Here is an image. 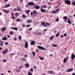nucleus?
I'll return each mask as SVG.
<instances>
[{"mask_svg":"<svg viewBox=\"0 0 75 75\" xmlns=\"http://www.w3.org/2000/svg\"><path fill=\"white\" fill-rule=\"evenodd\" d=\"M38 49H39L41 50H45V49L44 47L40 46H38Z\"/></svg>","mask_w":75,"mask_h":75,"instance_id":"1","label":"nucleus"},{"mask_svg":"<svg viewBox=\"0 0 75 75\" xmlns=\"http://www.w3.org/2000/svg\"><path fill=\"white\" fill-rule=\"evenodd\" d=\"M65 3L68 5H69L71 4V1L69 0H65Z\"/></svg>","mask_w":75,"mask_h":75,"instance_id":"2","label":"nucleus"},{"mask_svg":"<svg viewBox=\"0 0 75 75\" xmlns=\"http://www.w3.org/2000/svg\"><path fill=\"white\" fill-rule=\"evenodd\" d=\"M27 4L29 5L30 6H34L35 5V4L33 3V2L31 1V2H28Z\"/></svg>","mask_w":75,"mask_h":75,"instance_id":"3","label":"nucleus"},{"mask_svg":"<svg viewBox=\"0 0 75 75\" xmlns=\"http://www.w3.org/2000/svg\"><path fill=\"white\" fill-rule=\"evenodd\" d=\"M25 48H28V42H26L25 43Z\"/></svg>","mask_w":75,"mask_h":75,"instance_id":"4","label":"nucleus"},{"mask_svg":"<svg viewBox=\"0 0 75 75\" xmlns=\"http://www.w3.org/2000/svg\"><path fill=\"white\" fill-rule=\"evenodd\" d=\"M31 23H33V21L32 19H29L27 21V23L28 24H30Z\"/></svg>","mask_w":75,"mask_h":75,"instance_id":"5","label":"nucleus"},{"mask_svg":"<svg viewBox=\"0 0 75 75\" xmlns=\"http://www.w3.org/2000/svg\"><path fill=\"white\" fill-rule=\"evenodd\" d=\"M8 51V49H7L4 51H2V52L3 53V54H6V53H7Z\"/></svg>","mask_w":75,"mask_h":75,"instance_id":"6","label":"nucleus"},{"mask_svg":"<svg viewBox=\"0 0 75 75\" xmlns=\"http://www.w3.org/2000/svg\"><path fill=\"white\" fill-rule=\"evenodd\" d=\"M73 71V69L72 68H70L69 69H67L66 70V72H71V71Z\"/></svg>","mask_w":75,"mask_h":75,"instance_id":"7","label":"nucleus"},{"mask_svg":"<svg viewBox=\"0 0 75 75\" xmlns=\"http://www.w3.org/2000/svg\"><path fill=\"white\" fill-rule=\"evenodd\" d=\"M75 58V55H74L73 54H72L71 55V58L72 60H74V59Z\"/></svg>","mask_w":75,"mask_h":75,"instance_id":"8","label":"nucleus"},{"mask_svg":"<svg viewBox=\"0 0 75 75\" xmlns=\"http://www.w3.org/2000/svg\"><path fill=\"white\" fill-rule=\"evenodd\" d=\"M10 28L12 30H16V31H17V30H18V28L17 27H11Z\"/></svg>","mask_w":75,"mask_h":75,"instance_id":"9","label":"nucleus"},{"mask_svg":"<svg viewBox=\"0 0 75 75\" xmlns=\"http://www.w3.org/2000/svg\"><path fill=\"white\" fill-rule=\"evenodd\" d=\"M33 14H35V15H37L38 14V12H37V11L34 10H33Z\"/></svg>","mask_w":75,"mask_h":75,"instance_id":"10","label":"nucleus"},{"mask_svg":"<svg viewBox=\"0 0 75 75\" xmlns=\"http://www.w3.org/2000/svg\"><path fill=\"white\" fill-rule=\"evenodd\" d=\"M2 11H3L4 12H5V13H8L9 12H10V11H6V10H4V9H2Z\"/></svg>","mask_w":75,"mask_h":75,"instance_id":"11","label":"nucleus"},{"mask_svg":"<svg viewBox=\"0 0 75 75\" xmlns=\"http://www.w3.org/2000/svg\"><path fill=\"white\" fill-rule=\"evenodd\" d=\"M33 7H34L36 9H38L40 8V6L37 5L36 6H34Z\"/></svg>","mask_w":75,"mask_h":75,"instance_id":"12","label":"nucleus"},{"mask_svg":"<svg viewBox=\"0 0 75 75\" xmlns=\"http://www.w3.org/2000/svg\"><path fill=\"white\" fill-rule=\"evenodd\" d=\"M41 8V9L40 10V11H41V12H45V11H46V10L45 9H42V7Z\"/></svg>","mask_w":75,"mask_h":75,"instance_id":"13","label":"nucleus"},{"mask_svg":"<svg viewBox=\"0 0 75 75\" xmlns=\"http://www.w3.org/2000/svg\"><path fill=\"white\" fill-rule=\"evenodd\" d=\"M35 41H32L30 43V45H33L34 44H35Z\"/></svg>","mask_w":75,"mask_h":75,"instance_id":"14","label":"nucleus"},{"mask_svg":"<svg viewBox=\"0 0 75 75\" xmlns=\"http://www.w3.org/2000/svg\"><path fill=\"white\" fill-rule=\"evenodd\" d=\"M6 27L3 28L1 29V31L3 32L4 31L6 30Z\"/></svg>","mask_w":75,"mask_h":75,"instance_id":"15","label":"nucleus"},{"mask_svg":"<svg viewBox=\"0 0 75 75\" xmlns=\"http://www.w3.org/2000/svg\"><path fill=\"white\" fill-rule=\"evenodd\" d=\"M50 25V23H46L45 25H44V26H48V25Z\"/></svg>","mask_w":75,"mask_h":75,"instance_id":"16","label":"nucleus"},{"mask_svg":"<svg viewBox=\"0 0 75 75\" xmlns=\"http://www.w3.org/2000/svg\"><path fill=\"white\" fill-rule=\"evenodd\" d=\"M17 10L18 11H21V8L19 6H18L17 8Z\"/></svg>","mask_w":75,"mask_h":75,"instance_id":"17","label":"nucleus"},{"mask_svg":"<svg viewBox=\"0 0 75 75\" xmlns=\"http://www.w3.org/2000/svg\"><path fill=\"white\" fill-rule=\"evenodd\" d=\"M25 66L26 67H29V64L28 63H26L25 64Z\"/></svg>","mask_w":75,"mask_h":75,"instance_id":"18","label":"nucleus"},{"mask_svg":"<svg viewBox=\"0 0 75 75\" xmlns=\"http://www.w3.org/2000/svg\"><path fill=\"white\" fill-rule=\"evenodd\" d=\"M3 42L1 41V42H0V46H3Z\"/></svg>","mask_w":75,"mask_h":75,"instance_id":"19","label":"nucleus"},{"mask_svg":"<svg viewBox=\"0 0 75 75\" xmlns=\"http://www.w3.org/2000/svg\"><path fill=\"white\" fill-rule=\"evenodd\" d=\"M63 19H64V20H68V18L67 17V16H66L64 17H63Z\"/></svg>","mask_w":75,"mask_h":75,"instance_id":"20","label":"nucleus"},{"mask_svg":"<svg viewBox=\"0 0 75 75\" xmlns=\"http://www.w3.org/2000/svg\"><path fill=\"white\" fill-rule=\"evenodd\" d=\"M67 58H65L64 59V60H63V62L64 63H65L66 62V61H67Z\"/></svg>","mask_w":75,"mask_h":75,"instance_id":"21","label":"nucleus"},{"mask_svg":"<svg viewBox=\"0 0 75 75\" xmlns=\"http://www.w3.org/2000/svg\"><path fill=\"white\" fill-rule=\"evenodd\" d=\"M10 6H11V4L7 5L5 6V8H6V7H10Z\"/></svg>","mask_w":75,"mask_h":75,"instance_id":"22","label":"nucleus"},{"mask_svg":"<svg viewBox=\"0 0 75 75\" xmlns=\"http://www.w3.org/2000/svg\"><path fill=\"white\" fill-rule=\"evenodd\" d=\"M28 75H33V74H32V73H31L30 71L28 72Z\"/></svg>","mask_w":75,"mask_h":75,"instance_id":"23","label":"nucleus"},{"mask_svg":"<svg viewBox=\"0 0 75 75\" xmlns=\"http://www.w3.org/2000/svg\"><path fill=\"white\" fill-rule=\"evenodd\" d=\"M60 35V33H57L56 34L55 37H58L59 36V35Z\"/></svg>","mask_w":75,"mask_h":75,"instance_id":"24","label":"nucleus"},{"mask_svg":"<svg viewBox=\"0 0 75 75\" xmlns=\"http://www.w3.org/2000/svg\"><path fill=\"white\" fill-rule=\"evenodd\" d=\"M54 38V35H52L51 37H50V40H52L53 38Z\"/></svg>","mask_w":75,"mask_h":75,"instance_id":"25","label":"nucleus"},{"mask_svg":"<svg viewBox=\"0 0 75 75\" xmlns=\"http://www.w3.org/2000/svg\"><path fill=\"white\" fill-rule=\"evenodd\" d=\"M2 40H7V38L6 37L3 38H2Z\"/></svg>","mask_w":75,"mask_h":75,"instance_id":"26","label":"nucleus"},{"mask_svg":"<svg viewBox=\"0 0 75 75\" xmlns=\"http://www.w3.org/2000/svg\"><path fill=\"white\" fill-rule=\"evenodd\" d=\"M13 34L14 33H13V32L12 31L10 32H9V34H10V35H13Z\"/></svg>","mask_w":75,"mask_h":75,"instance_id":"27","label":"nucleus"},{"mask_svg":"<svg viewBox=\"0 0 75 75\" xmlns=\"http://www.w3.org/2000/svg\"><path fill=\"white\" fill-rule=\"evenodd\" d=\"M33 33L34 34H35L36 35H38V32L37 31H35L34 33Z\"/></svg>","mask_w":75,"mask_h":75,"instance_id":"28","label":"nucleus"},{"mask_svg":"<svg viewBox=\"0 0 75 75\" xmlns=\"http://www.w3.org/2000/svg\"><path fill=\"white\" fill-rule=\"evenodd\" d=\"M68 23H69V24H72V23H71V21H70L69 19H68Z\"/></svg>","mask_w":75,"mask_h":75,"instance_id":"29","label":"nucleus"},{"mask_svg":"<svg viewBox=\"0 0 75 75\" xmlns=\"http://www.w3.org/2000/svg\"><path fill=\"white\" fill-rule=\"evenodd\" d=\"M52 46H53V47H58V45H55L54 44H52Z\"/></svg>","mask_w":75,"mask_h":75,"instance_id":"30","label":"nucleus"},{"mask_svg":"<svg viewBox=\"0 0 75 75\" xmlns=\"http://www.w3.org/2000/svg\"><path fill=\"white\" fill-rule=\"evenodd\" d=\"M39 58L40 59V60H43L44 59V58L41 57L40 56L39 57Z\"/></svg>","mask_w":75,"mask_h":75,"instance_id":"31","label":"nucleus"},{"mask_svg":"<svg viewBox=\"0 0 75 75\" xmlns=\"http://www.w3.org/2000/svg\"><path fill=\"white\" fill-rule=\"evenodd\" d=\"M14 15L15 16H16V17H18V14L17 12L16 13H15Z\"/></svg>","mask_w":75,"mask_h":75,"instance_id":"32","label":"nucleus"},{"mask_svg":"<svg viewBox=\"0 0 75 75\" xmlns=\"http://www.w3.org/2000/svg\"><path fill=\"white\" fill-rule=\"evenodd\" d=\"M32 53L33 54L34 57H35V52H32Z\"/></svg>","mask_w":75,"mask_h":75,"instance_id":"33","label":"nucleus"},{"mask_svg":"<svg viewBox=\"0 0 75 75\" xmlns=\"http://www.w3.org/2000/svg\"><path fill=\"white\" fill-rule=\"evenodd\" d=\"M72 4V5H74V6H75V1H73L71 3Z\"/></svg>","mask_w":75,"mask_h":75,"instance_id":"34","label":"nucleus"},{"mask_svg":"<svg viewBox=\"0 0 75 75\" xmlns=\"http://www.w3.org/2000/svg\"><path fill=\"white\" fill-rule=\"evenodd\" d=\"M52 13H53V14H55L56 13V11L55 10H54L52 12Z\"/></svg>","mask_w":75,"mask_h":75,"instance_id":"35","label":"nucleus"},{"mask_svg":"<svg viewBox=\"0 0 75 75\" xmlns=\"http://www.w3.org/2000/svg\"><path fill=\"white\" fill-rule=\"evenodd\" d=\"M48 72H49L50 74H52V73H53L52 71H49Z\"/></svg>","mask_w":75,"mask_h":75,"instance_id":"36","label":"nucleus"},{"mask_svg":"<svg viewBox=\"0 0 75 75\" xmlns=\"http://www.w3.org/2000/svg\"><path fill=\"white\" fill-rule=\"evenodd\" d=\"M59 8H58L56 9L55 11H56V12H58V11H59Z\"/></svg>","mask_w":75,"mask_h":75,"instance_id":"37","label":"nucleus"},{"mask_svg":"<svg viewBox=\"0 0 75 75\" xmlns=\"http://www.w3.org/2000/svg\"><path fill=\"white\" fill-rule=\"evenodd\" d=\"M22 67H23V65H21L20 66H19V69H21V68H22Z\"/></svg>","mask_w":75,"mask_h":75,"instance_id":"38","label":"nucleus"},{"mask_svg":"<svg viewBox=\"0 0 75 75\" xmlns=\"http://www.w3.org/2000/svg\"><path fill=\"white\" fill-rule=\"evenodd\" d=\"M42 33H40V32H38V35H42Z\"/></svg>","mask_w":75,"mask_h":75,"instance_id":"39","label":"nucleus"},{"mask_svg":"<svg viewBox=\"0 0 75 75\" xmlns=\"http://www.w3.org/2000/svg\"><path fill=\"white\" fill-rule=\"evenodd\" d=\"M13 40H14L15 41H16L17 40V38L15 37L13 38Z\"/></svg>","mask_w":75,"mask_h":75,"instance_id":"40","label":"nucleus"},{"mask_svg":"<svg viewBox=\"0 0 75 75\" xmlns=\"http://www.w3.org/2000/svg\"><path fill=\"white\" fill-rule=\"evenodd\" d=\"M21 38H22L21 36L20 35H19L18 37V38L20 39H21Z\"/></svg>","mask_w":75,"mask_h":75,"instance_id":"41","label":"nucleus"},{"mask_svg":"<svg viewBox=\"0 0 75 75\" xmlns=\"http://www.w3.org/2000/svg\"><path fill=\"white\" fill-rule=\"evenodd\" d=\"M67 35V34L66 33L64 34L63 35L64 37H65V36H66Z\"/></svg>","mask_w":75,"mask_h":75,"instance_id":"42","label":"nucleus"},{"mask_svg":"<svg viewBox=\"0 0 75 75\" xmlns=\"http://www.w3.org/2000/svg\"><path fill=\"white\" fill-rule=\"evenodd\" d=\"M7 60L6 59H4L3 61V62H6Z\"/></svg>","mask_w":75,"mask_h":75,"instance_id":"43","label":"nucleus"},{"mask_svg":"<svg viewBox=\"0 0 75 75\" xmlns=\"http://www.w3.org/2000/svg\"><path fill=\"white\" fill-rule=\"evenodd\" d=\"M16 21H17V22H19L20 21V19H17L16 20Z\"/></svg>","mask_w":75,"mask_h":75,"instance_id":"44","label":"nucleus"},{"mask_svg":"<svg viewBox=\"0 0 75 75\" xmlns=\"http://www.w3.org/2000/svg\"><path fill=\"white\" fill-rule=\"evenodd\" d=\"M17 11V9L16 8H15L13 10V11Z\"/></svg>","mask_w":75,"mask_h":75,"instance_id":"45","label":"nucleus"},{"mask_svg":"<svg viewBox=\"0 0 75 75\" xmlns=\"http://www.w3.org/2000/svg\"><path fill=\"white\" fill-rule=\"evenodd\" d=\"M15 54L14 53H11L9 55H15Z\"/></svg>","mask_w":75,"mask_h":75,"instance_id":"46","label":"nucleus"},{"mask_svg":"<svg viewBox=\"0 0 75 75\" xmlns=\"http://www.w3.org/2000/svg\"><path fill=\"white\" fill-rule=\"evenodd\" d=\"M5 45H8V42H6L5 43Z\"/></svg>","mask_w":75,"mask_h":75,"instance_id":"47","label":"nucleus"},{"mask_svg":"<svg viewBox=\"0 0 75 75\" xmlns=\"http://www.w3.org/2000/svg\"><path fill=\"white\" fill-rule=\"evenodd\" d=\"M32 29H33L32 28H31L28 29V30L29 31H31L32 30Z\"/></svg>","mask_w":75,"mask_h":75,"instance_id":"48","label":"nucleus"},{"mask_svg":"<svg viewBox=\"0 0 75 75\" xmlns=\"http://www.w3.org/2000/svg\"><path fill=\"white\" fill-rule=\"evenodd\" d=\"M44 23H45V22H42L41 23V25H44Z\"/></svg>","mask_w":75,"mask_h":75,"instance_id":"49","label":"nucleus"},{"mask_svg":"<svg viewBox=\"0 0 75 75\" xmlns=\"http://www.w3.org/2000/svg\"><path fill=\"white\" fill-rule=\"evenodd\" d=\"M30 26H31L30 25H26V27H30Z\"/></svg>","mask_w":75,"mask_h":75,"instance_id":"50","label":"nucleus"},{"mask_svg":"<svg viewBox=\"0 0 75 75\" xmlns=\"http://www.w3.org/2000/svg\"><path fill=\"white\" fill-rule=\"evenodd\" d=\"M30 71L31 72H33V69H30Z\"/></svg>","mask_w":75,"mask_h":75,"instance_id":"51","label":"nucleus"},{"mask_svg":"<svg viewBox=\"0 0 75 75\" xmlns=\"http://www.w3.org/2000/svg\"><path fill=\"white\" fill-rule=\"evenodd\" d=\"M56 21H57V22H58V18H56Z\"/></svg>","mask_w":75,"mask_h":75,"instance_id":"52","label":"nucleus"},{"mask_svg":"<svg viewBox=\"0 0 75 75\" xmlns=\"http://www.w3.org/2000/svg\"><path fill=\"white\" fill-rule=\"evenodd\" d=\"M24 56H25V57L26 58L28 57V56L27 54L24 55Z\"/></svg>","mask_w":75,"mask_h":75,"instance_id":"53","label":"nucleus"},{"mask_svg":"<svg viewBox=\"0 0 75 75\" xmlns=\"http://www.w3.org/2000/svg\"><path fill=\"white\" fill-rule=\"evenodd\" d=\"M24 17H25V15H23L22 16V18H24Z\"/></svg>","mask_w":75,"mask_h":75,"instance_id":"54","label":"nucleus"},{"mask_svg":"<svg viewBox=\"0 0 75 75\" xmlns=\"http://www.w3.org/2000/svg\"><path fill=\"white\" fill-rule=\"evenodd\" d=\"M20 71H21L20 70H16V72H20Z\"/></svg>","mask_w":75,"mask_h":75,"instance_id":"55","label":"nucleus"},{"mask_svg":"<svg viewBox=\"0 0 75 75\" xmlns=\"http://www.w3.org/2000/svg\"><path fill=\"white\" fill-rule=\"evenodd\" d=\"M22 26L23 27H25V25L23 24V25H22Z\"/></svg>","mask_w":75,"mask_h":75,"instance_id":"56","label":"nucleus"},{"mask_svg":"<svg viewBox=\"0 0 75 75\" xmlns=\"http://www.w3.org/2000/svg\"><path fill=\"white\" fill-rule=\"evenodd\" d=\"M26 11L28 12V13H29V12H30V10H26Z\"/></svg>","mask_w":75,"mask_h":75,"instance_id":"57","label":"nucleus"},{"mask_svg":"<svg viewBox=\"0 0 75 75\" xmlns=\"http://www.w3.org/2000/svg\"><path fill=\"white\" fill-rule=\"evenodd\" d=\"M33 12H31L30 13V14L31 15V16H33Z\"/></svg>","mask_w":75,"mask_h":75,"instance_id":"58","label":"nucleus"},{"mask_svg":"<svg viewBox=\"0 0 75 75\" xmlns=\"http://www.w3.org/2000/svg\"><path fill=\"white\" fill-rule=\"evenodd\" d=\"M58 7H59V5H57V6L56 7V8H58Z\"/></svg>","mask_w":75,"mask_h":75,"instance_id":"59","label":"nucleus"},{"mask_svg":"<svg viewBox=\"0 0 75 75\" xmlns=\"http://www.w3.org/2000/svg\"><path fill=\"white\" fill-rule=\"evenodd\" d=\"M46 6L45 5H44V6H43V8H45L46 7Z\"/></svg>","mask_w":75,"mask_h":75,"instance_id":"60","label":"nucleus"},{"mask_svg":"<svg viewBox=\"0 0 75 75\" xmlns=\"http://www.w3.org/2000/svg\"><path fill=\"white\" fill-rule=\"evenodd\" d=\"M24 60H25V59H24V58H23L22 59V61H24Z\"/></svg>","mask_w":75,"mask_h":75,"instance_id":"61","label":"nucleus"},{"mask_svg":"<svg viewBox=\"0 0 75 75\" xmlns=\"http://www.w3.org/2000/svg\"><path fill=\"white\" fill-rule=\"evenodd\" d=\"M50 56L51 57H53V54H50Z\"/></svg>","mask_w":75,"mask_h":75,"instance_id":"62","label":"nucleus"},{"mask_svg":"<svg viewBox=\"0 0 75 75\" xmlns=\"http://www.w3.org/2000/svg\"><path fill=\"white\" fill-rule=\"evenodd\" d=\"M47 29H45L44 30H43V31H47Z\"/></svg>","mask_w":75,"mask_h":75,"instance_id":"63","label":"nucleus"},{"mask_svg":"<svg viewBox=\"0 0 75 75\" xmlns=\"http://www.w3.org/2000/svg\"><path fill=\"white\" fill-rule=\"evenodd\" d=\"M72 75H75V73H74L72 74Z\"/></svg>","mask_w":75,"mask_h":75,"instance_id":"64","label":"nucleus"}]
</instances>
